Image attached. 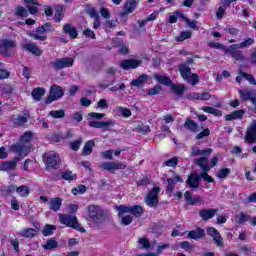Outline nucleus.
Returning a JSON list of instances; mask_svg holds the SVG:
<instances>
[{
  "mask_svg": "<svg viewBox=\"0 0 256 256\" xmlns=\"http://www.w3.org/2000/svg\"><path fill=\"white\" fill-rule=\"evenodd\" d=\"M15 47H17V42L12 39H3L0 41V53L4 57H13L15 55Z\"/></svg>",
  "mask_w": 256,
  "mask_h": 256,
  "instance_id": "obj_8",
  "label": "nucleus"
},
{
  "mask_svg": "<svg viewBox=\"0 0 256 256\" xmlns=\"http://www.w3.org/2000/svg\"><path fill=\"white\" fill-rule=\"evenodd\" d=\"M240 75H242V77L244 79H246V81H248L250 83V85H256L255 76H253L252 74H247L245 72H241Z\"/></svg>",
  "mask_w": 256,
  "mask_h": 256,
  "instance_id": "obj_51",
  "label": "nucleus"
},
{
  "mask_svg": "<svg viewBox=\"0 0 256 256\" xmlns=\"http://www.w3.org/2000/svg\"><path fill=\"white\" fill-rule=\"evenodd\" d=\"M159 193H161L159 186L154 187L148 192L145 197V203L148 207H157V205H159Z\"/></svg>",
  "mask_w": 256,
  "mask_h": 256,
  "instance_id": "obj_10",
  "label": "nucleus"
},
{
  "mask_svg": "<svg viewBox=\"0 0 256 256\" xmlns=\"http://www.w3.org/2000/svg\"><path fill=\"white\" fill-rule=\"evenodd\" d=\"M177 163H179V158L178 157H173L171 159H168L164 162V165L166 167H177Z\"/></svg>",
  "mask_w": 256,
  "mask_h": 256,
  "instance_id": "obj_53",
  "label": "nucleus"
},
{
  "mask_svg": "<svg viewBox=\"0 0 256 256\" xmlns=\"http://www.w3.org/2000/svg\"><path fill=\"white\" fill-rule=\"evenodd\" d=\"M137 8V0H128L124 4L123 12L120 14V17H127L129 13H133Z\"/></svg>",
  "mask_w": 256,
  "mask_h": 256,
  "instance_id": "obj_18",
  "label": "nucleus"
},
{
  "mask_svg": "<svg viewBox=\"0 0 256 256\" xmlns=\"http://www.w3.org/2000/svg\"><path fill=\"white\" fill-rule=\"evenodd\" d=\"M22 47L23 49H26V51H29L30 53H32L33 55H36L37 57L43 55V51H41V49H39V47H37V45L33 43L22 44Z\"/></svg>",
  "mask_w": 256,
  "mask_h": 256,
  "instance_id": "obj_21",
  "label": "nucleus"
},
{
  "mask_svg": "<svg viewBox=\"0 0 256 256\" xmlns=\"http://www.w3.org/2000/svg\"><path fill=\"white\" fill-rule=\"evenodd\" d=\"M55 229H57L55 225L47 224L42 231V235H44V237H49L50 235H53Z\"/></svg>",
  "mask_w": 256,
  "mask_h": 256,
  "instance_id": "obj_42",
  "label": "nucleus"
},
{
  "mask_svg": "<svg viewBox=\"0 0 256 256\" xmlns=\"http://www.w3.org/2000/svg\"><path fill=\"white\" fill-rule=\"evenodd\" d=\"M171 89L176 95H183L187 88L184 85H172Z\"/></svg>",
  "mask_w": 256,
  "mask_h": 256,
  "instance_id": "obj_47",
  "label": "nucleus"
},
{
  "mask_svg": "<svg viewBox=\"0 0 256 256\" xmlns=\"http://www.w3.org/2000/svg\"><path fill=\"white\" fill-rule=\"evenodd\" d=\"M213 153V149L208 148L206 150H200L197 147L192 148L191 157H197L199 155H211Z\"/></svg>",
  "mask_w": 256,
  "mask_h": 256,
  "instance_id": "obj_28",
  "label": "nucleus"
},
{
  "mask_svg": "<svg viewBox=\"0 0 256 256\" xmlns=\"http://www.w3.org/2000/svg\"><path fill=\"white\" fill-rule=\"evenodd\" d=\"M59 220L62 225H66V227H71L72 229H76V231H80V233H85L81 224L77 221V216H71L69 214H59Z\"/></svg>",
  "mask_w": 256,
  "mask_h": 256,
  "instance_id": "obj_6",
  "label": "nucleus"
},
{
  "mask_svg": "<svg viewBox=\"0 0 256 256\" xmlns=\"http://www.w3.org/2000/svg\"><path fill=\"white\" fill-rule=\"evenodd\" d=\"M245 115V110H236L225 116L226 121H235V119H242Z\"/></svg>",
  "mask_w": 256,
  "mask_h": 256,
  "instance_id": "obj_24",
  "label": "nucleus"
},
{
  "mask_svg": "<svg viewBox=\"0 0 256 256\" xmlns=\"http://www.w3.org/2000/svg\"><path fill=\"white\" fill-rule=\"evenodd\" d=\"M154 79H156L158 83H161V85L169 86L172 83L171 78L165 75L155 74Z\"/></svg>",
  "mask_w": 256,
  "mask_h": 256,
  "instance_id": "obj_31",
  "label": "nucleus"
},
{
  "mask_svg": "<svg viewBox=\"0 0 256 256\" xmlns=\"http://www.w3.org/2000/svg\"><path fill=\"white\" fill-rule=\"evenodd\" d=\"M21 237H26L28 239H33V237L37 236V229H33V228H26L23 229L20 232Z\"/></svg>",
  "mask_w": 256,
  "mask_h": 256,
  "instance_id": "obj_29",
  "label": "nucleus"
},
{
  "mask_svg": "<svg viewBox=\"0 0 256 256\" xmlns=\"http://www.w3.org/2000/svg\"><path fill=\"white\" fill-rule=\"evenodd\" d=\"M239 251L243 255H253V248L247 245L240 246Z\"/></svg>",
  "mask_w": 256,
  "mask_h": 256,
  "instance_id": "obj_50",
  "label": "nucleus"
},
{
  "mask_svg": "<svg viewBox=\"0 0 256 256\" xmlns=\"http://www.w3.org/2000/svg\"><path fill=\"white\" fill-rule=\"evenodd\" d=\"M85 191H87V186L80 184L77 187L72 189V193L74 195H83V193H85Z\"/></svg>",
  "mask_w": 256,
  "mask_h": 256,
  "instance_id": "obj_48",
  "label": "nucleus"
},
{
  "mask_svg": "<svg viewBox=\"0 0 256 256\" xmlns=\"http://www.w3.org/2000/svg\"><path fill=\"white\" fill-rule=\"evenodd\" d=\"M81 143H83V140H75L70 143V147L73 151H79V148L81 147Z\"/></svg>",
  "mask_w": 256,
  "mask_h": 256,
  "instance_id": "obj_59",
  "label": "nucleus"
},
{
  "mask_svg": "<svg viewBox=\"0 0 256 256\" xmlns=\"http://www.w3.org/2000/svg\"><path fill=\"white\" fill-rule=\"evenodd\" d=\"M61 177L64 179V181H75V179H77V174L67 170L65 172H61Z\"/></svg>",
  "mask_w": 256,
  "mask_h": 256,
  "instance_id": "obj_39",
  "label": "nucleus"
},
{
  "mask_svg": "<svg viewBox=\"0 0 256 256\" xmlns=\"http://www.w3.org/2000/svg\"><path fill=\"white\" fill-rule=\"evenodd\" d=\"M212 239L217 247H223V237H221V233L217 232Z\"/></svg>",
  "mask_w": 256,
  "mask_h": 256,
  "instance_id": "obj_55",
  "label": "nucleus"
},
{
  "mask_svg": "<svg viewBox=\"0 0 256 256\" xmlns=\"http://www.w3.org/2000/svg\"><path fill=\"white\" fill-rule=\"evenodd\" d=\"M184 127L185 129H188V131H192V133H197V131H199V125L189 118L186 119Z\"/></svg>",
  "mask_w": 256,
  "mask_h": 256,
  "instance_id": "obj_27",
  "label": "nucleus"
},
{
  "mask_svg": "<svg viewBox=\"0 0 256 256\" xmlns=\"http://www.w3.org/2000/svg\"><path fill=\"white\" fill-rule=\"evenodd\" d=\"M209 135H211V130H209V128H206L196 135V139H203V137H209Z\"/></svg>",
  "mask_w": 256,
  "mask_h": 256,
  "instance_id": "obj_60",
  "label": "nucleus"
},
{
  "mask_svg": "<svg viewBox=\"0 0 256 256\" xmlns=\"http://www.w3.org/2000/svg\"><path fill=\"white\" fill-rule=\"evenodd\" d=\"M253 43H255V40L253 38H247L243 42L236 44V45L240 49H246L247 47H251V45H253Z\"/></svg>",
  "mask_w": 256,
  "mask_h": 256,
  "instance_id": "obj_44",
  "label": "nucleus"
},
{
  "mask_svg": "<svg viewBox=\"0 0 256 256\" xmlns=\"http://www.w3.org/2000/svg\"><path fill=\"white\" fill-rule=\"evenodd\" d=\"M75 59L71 57L58 58L50 62V67H53L55 71H61V69H66L73 67Z\"/></svg>",
  "mask_w": 256,
  "mask_h": 256,
  "instance_id": "obj_9",
  "label": "nucleus"
},
{
  "mask_svg": "<svg viewBox=\"0 0 256 256\" xmlns=\"http://www.w3.org/2000/svg\"><path fill=\"white\" fill-rule=\"evenodd\" d=\"M201 179L207 181V183H214L215 179L211 177L207 172H202L200 175L197 173H192L188 177L186 184L190 187V189H199V182Z\"/></svg>",
  "mask_w": 256,
  "mask_h": 256,
  "instance_id": "obj_3",
  "label": "nucleus"
},
{
  "mask_svg": "<svg viewBox=\"0 0 256 256\" xmlns=\"http://www.w3.org/2000/svg\"><path fill=\"white\" fill-rule=\"evenodd\" d=\"M171 245L169 243L160 244L157 246V255H161L165 249H169Z\"/></svg>",
  "mask_w": 256,
  "mask_h": 256,
  "instance_id": "obj_62",
  "label": "nucleus"
},
{
  "mask_svg": "<svg viewBox=\"0 0 256 256\" xmlns=\"http://www.w3.org/2000/svg\"><path fill=\"white\" fill-rule=\"evenodd\" d=\"M15 15L17 17H29V11L23 6H17L15 8Z\"/></svg>",
  "mask_w": 256,
  "mask_h": 256,
  "instance_id": "obj_40",
  "label": "nucleus"
},
{
  "mask_svg": "<svg viewBox=\"0 0 256 256\" xmlns=\"http://www.w3.org/2000/svg\"><path fill=\"white\" fill-rule=\"evenodd\" d=\"M237 44L230 45L228 48H225L224 51L228 55L232 57L235 61H245V55H243V51Z\"/></svg>",
  "mask_w": 256,
  "mask_h": 256,
  "instance_id": "obj_12",
  "label": "nucleus"
},
{
  "mask_svg": "<svg viewBox=\"0 0 256 256\" xmlns=\"http://www.w3.org/2000/svg\"><path fill=\"white\" fill-rule=\"evenodd\" d=\"M130 213L134 215V217H141L144 213V210L141 205H135L130 207Z\"/></svg>",
  "mask_w": 256,
  "mask_h": 256,
  "instance_id": "obj_37",
  "label": "nucleus"
},
{
  "mask_svg": "<svg viewBox=\"0 0 256 256\" xmlns=\"http://www.w3.org/2000/svg\"><path fill=\"white\" fill-rule=\"evenodd\" d=\"M111 127H115V121H113V120H109V121H104V122H102L100 129H103L104 131H109V129H110Z\"/></svg>",
  "mask_w": 256,
  "mask_h": 256,
  "instance_id": "obj_52",
  "label": "nucleus"
},
{
  "mask_svg": "<svg viewBox=\"0 0 256 256\" xmlns=\"http://www.w3.org/2000/svg\"><path fill=\"white\" fill-rule=\"evenodd\" d=\"M31 139H33V133H24L17 144L10 146V151H12V153H18L20 157H27L29 153H31V145L24 143H29Z\"/></svg>",
  "mask_w": 256,
  "mask_h": 256,
  "instance_id": "obj_2",
  "label": "nucleus"
},
{
  "mask_svg": "<svg viewBox=\"0 0 256 256\" xmlns=\"http://www.w3.org/2000/svg\"><path fill=\"white\" fill-rule=\"evenodd\" d=\"M103 171H109L110 173H115V171H119V169H127V165L121 162H104L101 165Z\"/></svg>",
  "mask_w": 256,
  "mask_h": 256,
  "instance_id": "obj_14",
  "label": "nucleus"
},
{
  "mask_svg": "<svg viewBox=\"0 0 256 256\" xmlns=\"http://www.w3.org/2000/svg\"><path fill=\"white\" fill-rule=\"evenodd\" d=\"M189 239H201V237H205V230L203 228H197L188 233Z\"/></svg>",
  "mask_w": 256,
  "mask_h": 256,
  "instance_id": "obj_26",
  "label": "nucleus"
},
{
  "mask_svg": "<svg viewBox=\"0 0 256 256\" xmlns=\"http://www.w3.org/2000/svg\"><path fill=\"white\" fill-rule=\"evenodd\" d=\"M42 159L46 165V169H59L61 167V157L55 152L44 153Z\"/></svg>",
  "mask_w": 256,
  "mask_h": 256,
  "instance_id": "obj_5",
  "label": "nucleus"
},
{
  "mask_svg": "<svg viewBox=\"0 0 256 256\" xmlns=\"http://www.w3.org/2000/svg\"><path fill=\"white\" fill-rule=\"evenodd\" d=\"M178 71L182 79H184V81H187L189 85L195 86L197 85V83H199V75L195 73H191V67H189V65L180 64L178 66Z\"/></svg>",
  "mask_w": 256,
  "mask_h": 256,
  "instance_id": "obj_4",
  "label": "nucleus"
},
{
  "mask_svg": "<svg viewBox=\"0 0 256 256\" xmlns=\"http://www.w3.org/2000/svg\"><path fill=\"white\" fill-rule=\"evenodd\" d=\"M140 244V249H151V242L146 237H142L138 240Z\"/></svg>",
  "mask_w": 256,
  "mask_h": 256,
  "instance_id": "obj_43",
  "label": "nucleus"
},
{
  "mask_svg": "<svg viewBox=\"0 0 256 256\" xmlns=\"http://www.w3.org/2000/svg\"><path fill=\"white\" fill-rule=\"evenodd\" d=\"M202 111H204V113H210V115H215V117H221L223 115L220 110L210 106H204Z\"/></svg>",
  "mask_w": 256,
  "mask_h": 256,
  "instance_id": "obj_38",
  "label": "nucleus"
},
{
  "mask_svg": "<svg viewBox=\"0 0 256 256\" xmlns=\"http://www.w3.org/2000/svg\"><path fill=\"white\" fill-rule=\"evenodd\" d=\"M86 221L89 225H101L105 221L106 211L99 205H88Z\"/></svg>",
  "mask_w": 256,
  "mask_h": 256,
  "instance_id": "obj_1",
  "label": "nucleus"
},
{
  "mask_svg": "<svg viewBox=\"0 0 256 256\" xmlns=\"http://www.w3.org/2000/svg\"><path fill=\"white\" fill-rule=\"evenodd\" d=\"M29 119H31V114L27 110H23L22 114H19L16 118L15 123L18 127H23Z\"/></svg>",
  "mask_w": 256,
  "mask_h": 256,
  "instance_id": "obj_20",
  "label": "nucleus"
},
{
  "mask_svg": "<svg viewBox=\"0 0 256 256\" xmlns=\"http://www.w3.org/2000/svg\"><path fill=\"white\" fill-rule=\"evenodd\" d=\"M64 92L63 89H61L60 86L54 85L50 88V94L46 100V103H53V101H57V99H61L63 97Z\"/></svg>",
  "mask_w": 256,
  "mask_h": 256,
  "instance_id": "obj_16",
  "label": "nucleus"
},
{
  "mask_svg": "<svg viewBox=\"0 0 256 256\" xmlns=\"http://www.w3.org/2000/svg\"><path fill=\"white\" fill-rule=\"evenodd\" d=\"M120 218H121L120 220L121 225H131V223H133V216L131 215H127Z\"/></svg>",
  "mask_w": 256,
  "mask_h": 256,
  "instance_id": "obj_58",
  "label": "nucleus"
},
{
  "mask_svg": "<svg viewBox=\"0 0 256 256\" xmlns=\"http://www.w3.org/2000/svg\"><path fill=\"white\" fill-rule=\"evenodd\" d=\"M117 112L122 115V117H131V110L128 108L118 107Z\"/></svg>",
  "mask_w": 256,
  "mask_h": 256,
  "instance_id": "obj_57",
  "label": "nucleus"
},
{
  "mask_svg": "<svg viewBox=\"0 0 256 256\" xmlns=\"http://www.w3.org/2000/svg\"><path fill=\"white\" fill-rule=\"evenodd\" d=\"M50 117L53 119H63L65 117V110H53L49 112Z\"/></svg>",
  "mask_w": 256,
  "mask_h": 256,
  "instance_id": "obj_41",
  "label": "nucleus"
},
{
  "mask_svg": "<svg viewBox=\"0 0 256 256\" xmlns=\"http://www.w3.org/2000/svg\"><path fill=\"white\" fill-rule=\"evenodd\" d=\"M242 101H251L252 105H256V90L253 88H246L238 91Z\"/></svg>",
  "mask_w": 256,
  "mask_h": 256,
  "instance_id": "obj_13",
  "label": "nucleus"
},
{
  "mask_svg": "<svg viewBox=\"0 0 256 256\" xmlns=\"http://www.w3.org/2000/svg\"><path fill=\"white\" fill-rule=\"evenodd\" d=\"M212 239L217 247H223V237H221V233L217 232Z\"/></svg>",
  "mask_w": 256,
  "mask_h": 256,
  "instance_id": "obj_54",
  "label": "nucleus"
},
{
  "mask_svg": "<svg viewBox=\"0 0 256 256\" xmlns=\"http://www.w3.org/2000/svg\"><path fill=\"white\" fill-rule=\"evenodd\" d=\"M191 35V31L181 32L180 35L176 37V41H178V43H181L185 41V39H191Z\"/></svg>",
  "mask_w": 256,
  "mask_h": 256,
  "instance_id": "obj_46",
  "label": "nucleus"
},
{
  "mask_svg": "<svg viewBox=\"0 0 256 256\" xmlns=\"http://www.w3.org/2000/svg\"><path fill=\"white\" fill-rule=\"evenodd\" d=\"M43 248L46 251H53V249H58L59 248V243L55 239H49V240L46 241Z\"/></svg>",
  "mask_w": 256,
  "mask_h": 256,
  "instance_id": "obj_30",
  "label": "nucleus"
},
{
  "mask_svg": "<svg viewBox=\"0 0 256 256\" xmlns=\"http://www.w3.org/2000/svg\"><path fill=\"white\" fill-rule=\"evenodd\" d=\"M224 31L230 35H239V29L235 27H227L224 29Z\"/></svg>",
  "mask_w": 256,
  "mask_h": 256,
  "instance_id": "obj_64",
  "label": "nucleus"
},
{
  "mask_svg": "<svg viewBox=\"0 0 256 256\" xmlns=\"http://www.w3.org/2000/svg\"><path fill=\"white\" fill-rule=\"evenodd\" d=\"M93 147H95V141L89 140L83 147V155H91L93 153Z\"/></svg>",
  "mask_w": 256,
  "mask_h": 256,
  "instance_id": "obj_36",
  "label": "nucleus"
},
{
  "mask_svg": "<svg viewBox=\"0 0 256 256\" xmlns=\"http://www.w3.org/2000/svg\"><path fill=\"white\" fill-rule=\"evenodd\" d=\"M244 139L246 143H256V120H253L247 127Z\"/></svg>",
  "mask_w": 256,
  "mask_h": 256,
  "instance_id": "obj_15",
  "label": "nucleus"
},
{
  "mask_svg": "<svg viewBox=\"0 0 256 256\" xmlns=\"http://www.w3.org/2000/svg\"><path fill=\"white\" fill-rule=\"evenodd\" d=\"M217 215V209H202L199 211V217L202 221H209Z\"/></svg>",
  "mask_w": 256,
  "mask_h": 256,
  "instance_id": "obj_19",
  "label": "nucleus"
},
{
  "mask_svg": "<svg viewBox=\"0 0 256 256\" xmlns=\"http://www.w3.org/2000/svg\"><path fill=\"white\" fill-rule=\"evenodd\" d=\"M63 8L58 7L56 9L55 15H54V19L56 21V23H59L62 19H63Z\"/></svg>",
  "mask_w": 256,
  "mask_h": 256,
  "instance_id": "obj_56",
  "label": "nucleus"
},
{
  "mask_svg": "<svg viewBox=\"0 0 256 256\" xmlns=\"http://www.w3.org/2000/svg\"><path fill=\"white\" fill-rule=\"evenodd\" d=\"M48 204H49V209L51 211L57 212V211H59V209H61V206L63 205V199H61L59 197L52 198V199H50Z\"/></svg>",
  "mask_w": 256,
  "mask_h": 256,
  "instance_id": "obj_22",
  "label": "nucleus"
},
{
  "mask_svg": "<svg viewBox=\"0 0 256 256\" xmlns=\"http://www.w3.org/2000/svg\"><path fill=\"white\" fill-rule=\"evenodd\" d=\"M148 77L147 74H142L137 79L133 80L131 85L133 87H141L147 81Z\"/></svg>",
  "mask_w": 256,
  "mask_h": 256,
  "instance_id": "obj_33",
  "label": "nucleus"
},
{
  "mask_svg": "<svg viewBox=\"0 0 256 256\" xmlns=\"http://www.w3.org/2000/svg\"><path fill=\"white\" fill-rule=\"evenodd\" d=\"M64 33H67L71 39H77V35H79V32H77V28L71 26V24H65L63 27Z\"/></svg>",
  "mask_w": 256,
  "mask_h": 256,
  "instance_id": "obj_23",
  "label": "nucleus"
},
{
  "mask_svg": "<svg viewBox=\"0 0 256 256\" xmlns=\"http://www.w3.org/2000/svg\"><path fill=\"white\" fill-rule=\"evenodd\" d=\"M115 209L118 211V217H121L123 213H131V207H127L125 205L116 206Z\"/></svg>",
  "mask_w": 256,
  "mask_h": 256,
  "instance_id": "obj_49",
  "label": "nucleus"
},
{
  "mask_svg": "<svg viewBox=\"0 0 256 256\" xmlns=\"http://www.w3.org/2000/svg\"><path fill=\"white\" fill-rule=\"evenodd\" d=\"M43 95H45L44 88L38 87L32 91V97L34 101H41V97H43Z\"/></svg>",
  "mask_w": 256,
  "mask_h": 256,
  "instance_id": "obj_34",
  "label": "nucleus"
},
{
  "mask_svg": "<svg viewBox=\"0 0 256 256\" xmlns=\"http://www.w3.org/2000/svg\"><path fill=\"white\" fill-rule=\"evenodd\" d=\"M229 173H231V169L222 168L220 171L216 173V177H218V179H227Z\"/></svg>",
  "mask_w": 256,
  "mask_h": 256,
  "instance_id": "obj_45",
  "label": "nucleus"
},
{
  "mask_svg": "<svg viewBox=\"0 0 256 256\" xmlns=\"http://www.w3.org/2000/svg\"><path fill=\"white\" fill-rule=\"evenodd\" d=\"M161 85H156L153 88L147 90V95H157L161 91Z\"/></svg>",
  "mask_w": 256,
  "mask_h": 256,
  "instance_id": "obj_61",
  "label": "nucleus"
},
{
  "mask_svg": "<svg viewBox=\"0 0 256 256\" xmlns=\"http://www.w3.org/2000/svg\"><path fill=\"white\" fill-rule=\"evenodd\" d=\"M209 159H207V157H202V158H198L194 160V163H196V165H198L202 171H204L203 173H207V171H209V165H207Z\"/></svg>",
  "mask_w": 256,
  "mask_h": 256,
  "instance_id": "obj_25",
  "label": "nucleus"
},
{
  "mask_svg": "<svg viewBox=\"0 0 256 256\" xmlns=\"http://www.w3.org/2000/svg\"><path fill=\"white\" fill-rule=\"evenodd\" d=\"M47 31H55L53 27H51L50 22H46L44 25L38 27L36 32H28L29 37L35 39V41H47Z\"/></svg>",
  "mask_w": 256,
  "mask_h": 256,
  "instance_id": "obj_7",
  "label": "nucleus"
},
{
  "mask_svg": "<svg viewBox=\"0 0 256 256\" xmlns=\"http://www.w3.org/2000/svg\"><path fill=\"white\" fill-rule=\"evenodd\" d=\"M141 63H143L141 60L128 59V60L120 61L119 65L121 69H124L125 71H129L131 69H137V67H140Z\"/></svg>",
  "mask_w": 256,
  "mask_h": 256,
  "instance_id": "obj_17",
  "label": "nucleus"
},
{
  "mask_svg": "<svg viewBox=\"0 0 256 256\" xmlns=\"http://www.w3.org/2000/svg\"><path fill=\"white\" fill-rule=\"evenodd\" d=\"M16 193H18L20 197H29L31 189H29L28 186L22 185L16 188Z\"/></svg>",
  "mask_w": 256,
  "mask_h": 256,
  "instance_id": "obj_35",
  "label": "nucleus"
},
{
  "mask_svg": "<svg viewBox=\"0 0 256 256\" xmlns=\"http://www.w3.org/2000/svg\"><path fill=\"white\" fill-rule=\"evenodd\" d=\"M185 23H187L188 27H190V29H194L195 31H197V29H199L197 27V20H190V19H186Z\"/></svg>",
  "mask_w": 256,
  "mask_h": 256,
  "instance_id": "obj_63",
  "label": "nucleus"
},
{
  "mask_svg": "<svg viewBox=\"0 0 256 256\" xmlns=\"http://www.w3.org/2000/svg\"><path fill=\"white\" fill-rule=\"evenodd\" d=\"M247 221L251 222V215L240 212L236 215V223L243 225V223H247Z\"/></svg>",
  "mask_w": 256,
  "mask_h": 256,
  "instance_id": "obj_32",
  "label": "nucleus"
},
{
  "mask_svg": "<svg viewBox=\"0 0 256 256\" xmlns=\"http://www.w3.org/2000/svg\"><path fill=\"white\" fill-rule=\"evenodd\" d=\"M21 159H23V156L19 155L10 161L2 162L0 164V171H4L6 173H11L12 171H16L17 164L19 163V161H21Z\"/></svg>",
  "mask_w": 256,
  "mask_h": 256,
  "instance_id": "obj_11",
  "label": "nucleus"
}]
</instances>
